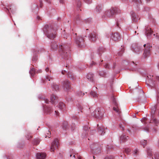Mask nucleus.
<instances>
[{"label":"nucleus","instance_id":"nucleus-11","mask_svg":"<svg viewBox=\"0 0 159 159\" xmlns=\"http://www.w3.org/2000/svg\"><path fill=\"white\" fill-rule=\"evenodd\" d=\"M97 127L99 134L101 135H104L105 132V130L107 129V128L103 126H99L98 124Z\"/></svg>","mask_w":159,"mask_h":159},{"label":"nucleus","instance_id":"nucleus-60","mask_svg":"<svg viewBox=\"0 0 159 159\" xmlns=\"http://www.w3.org/2000/svg\"><path fill=\"white\" fill-rule=\"evenodd\" d=\"M77 158H78V159H82L81 157H80V156H77Z\"/></svg>","mask_w":159,"mask_h":159},{"label":"nucleus","instance_id":"nucleus-8","mask_svg":"<svg viewBox=\"0 0 159 159\" xmlns=\"http://www.w3.org/2000/svg\"><path fill=\"white\" fill-rule=\"evenodd\" d=\"M5 9L6 11L8 12L10 14L11 13H14L16 10L15 7L12 4L6 7Z\"/></svg>","mask_w":159,"mask_h":159},{"label":"nucleus","instance_id":"nucleus-32","mask_svg":"<svg viewBox=\"0 0 159 159\" xmlns=\"http://www.w3.org/2000/svg\"><path fill=\"white\" fill-rule=\"evenodd\" d=\"M133 153L134 156H137L138 155L139 153V150H138L137 149H136L134 150L133 151Z\"/></svg>","mask_w":159,"mask_h":159},{"label":"nucleus","instance_id":"nucleus-2","mask_svg":"<svg viewBox=\"0 0 159 159\" xmlns=\"http://www.w3.org/2000/svg\"><path fill=\"white\" fill-rule=\"evenodd\" d=\"M59 53L63 58H65L67 57L69 52L70 48L65 44H62L59 46Z\"/></svg>","mask_w":159,"mask_h":159},{"label":"nucleus","instance_id":"nucleus-13","mask_svg":"<svg viewBox=\"0 0 159 159\" xmlns=\"http://www.w3.org/2000/svg\"><path fill=\"white\" fill-rule=\"evenodd\" d=\"M96 33L94 32H93L91 33L89 36V40L93 42H95L96 40Z\"/></svg>","mask_w":159,"mask_h":159},{"label":"nucleus","instance_id":"nucleus-35","mask_svg":"<svg viewBox=\"0 0 159 159\" xmlns=\"http://www.w3.org/2000/svg\"><path fill=\"white\" fill-rule=\"evenodd\" d=\"M33 137L32 135L30 134H28L26 135V137L28 140L30 139Z\"/></svg>","mask_w":159,"mask_h":159},{"label":"nucleus","instance_id":"nucleus-7","mask_svg":"<svg viewBox=\"0 0 159 159\" xmlns=\"http://www.w3.org/2000/svg\"><path fill=\"white\" fill-rule=\"evenodd\" d=\"M76 43L79 47H82L84 45V41L83 37L78 36L75 40Z\"/></svg>","mask_w":159,"mask_h":159},{"label":"nucleus","instance_id":"nucleus-40","mask_svg":"<svg viewBox=\"0 0 159 159\" xmlns=\"http://www.w3.org/2000/svg\"><path fill=\"white\" fill-rule=\"evenodd\" d=\"M75 20L76 21H78L80 20V18L79 15H77L75 17Z\"/></svg>","mask_w":159,"mask_h":159},{"label":"nucleus","instance_id":"nucleus-52","mask_svg":"<svg viewBox=\"0 0 159 159\" xmlns=\"http://www.w3.org/2000/svg\"><path fill=\"white\" fill-rule=\"evenodd\" d=\"M40 7H42V5H43V3H42V0H40Z\"/></svg>","mask_w":159,"mask_h":159},{"label":"nucleus","instance_id":"nucleus-18","mask_svg":"<svg viewBox=\"0 0 159 159\" xmlns=\"http://www.w3.org/2000/svg\"><path fill=\"white\" fill-rule=\"evenodd\" d=\"M44 111L47 114H50L52 111V107L49 106H47L45 107H44Z\"/></svg>","mask_w":159,"mask_h":159},{"label":"nucleus","instance_id":"nucleus-63","mask_svg":"<svg viewBox=\"0 0 159 159\" xmlns=\"http://www.w3.org/2000/svg\"><path fill=\"white\" fill-rule=\"evenodd\" d=\"M119 126H120V128H121L123 130L124 129L122 127V125H121L120 124L119 125Z\"/></svg>","mask_w":159,"mask_h":159},{"label":"nucleus","instance_id":"nucleus-41","mask_svg":"<svg viewBox=\"0 0 159 159\" xmlns=\"http://www.w3.org/2000/svg\"><path fill=\"white\" fill-rule=\"evenodd\" d=\"M42 99L46 103H48L49 102L48 100L46 98H43Z\"/></svg>","mask_w":159,"mask_h":159},{"label":"nucleus","instance_id":"nucleus-54","mask_svg":"<svg viewBox=\"0 0 159 159\" xmlns=\"http://www.w3.org/2000/svg\"><path fill=\"white\" fill-rule=\"evenodd\" d=\"M42 70H39L37 71V73H41L42 72Z\"/></svg>","mask_w":159,"mask_h":159},{"label":"nucleus","instance_id":"nucleus-17","mask_svg":"<svg viewBox=\"0 0 159 159\" xmlns=\"http://www.w3.org/2000/svg\"><path fill=\"white\" fill-rule=\"evenodd\" d=\"M128 136L124 134L122 135L120 137V143H123L125 142L128 140Z\"/></svg>","mask_w":159,"mask_h":159},{"label":"nucleus","instance_id":"nucleus-28","mask_svg":"<svg viewBox=\"0 0 159 159\" xmlns=\"http://www.w3.org/2000/svg\"><path fill=\"white\" fill-rule=\"evenodd\" d=\"M88 79L90 80L91 81H93V74L92 73H89L87 75Z\"/></svg>","mask_w":159,"mask_h":159},{"label":"nucleus","instance_id":"nucleus-29","mask_svg":"<svg viewBox=\"0 0 159 159\" xmlns=\"http://www.w3.org/2000/svg\"><path fill=\"white\" fill-rule=\"evenodd\" d=\"M53 78L52 77H50L49 75H47L46 76L45 78H44V79L43 80V83H45V81L47 80L50 81Z\"/></svg>","mask_w":159,"mask_h":159},{"label":"nucleus","instance_id":"nucleus-49","mask_svg":"<svg viewBox=\"0 0 159 159\" xmlns=\"http://www.w3.org/2000/svg\"><path fill=\"white\" fill-rule=\"evenodd\" d=\"M78 107L80 109V110L79 111L78 113H79V111H81V110H82L83 108L82 107L81 105H79Z\"/></svg>","mask_w":159,"mask_h":159},{"label":"nucleus","instance_id":"nucleus-20","mask_svg":"<svg viewBox=\"0 0 159 159\" xmlns=\"http://www.w3.org/2000/svg\"><path fill=\"white\" fill-rule=\"evenodd\" d=\"M113 101L114 103H115L116 106V107H113V110L116 112L118 113H120V111L118 107H117L118 104L116 103V99L114 97L113 98Z\"/></svg>","mask_w":159,"mask_h":159},{"label":"nucleus","instance_id":"nucleus-27","mask_svg":"<svg viewBox=\"0 0 159 159\" xmlns=\"http://www.w3.org/2000/svg\"><path fill=\"white\" fill-rule=\"evenodd\" d=\"M102 6L101 5H97L96 7L95 10L97 12H99L101 11L102 9Z\"/></svg>","mask_w":159,"mask_h":159},{"label":"nucleus","instance_id":"nucleus-48","mask_svg":"<svg viewBox=\"0 0 159 159\" xmlns=\"http://www.w3.org/2000/svg\"><path fill=\"white\" fill-rule=\"evenodd\" d=\"M81 6V3L79 1L77 4V6L78 7H80Z\"/></svg>","mask_w":159,"mask_h":159},{"label":"nucleus","instance_id":"nucleus-3","mask_svg":"<svg viewBox=\"0 0 159 159\" xmlns=\"http://www.w3.org/2000/svg\"><path fill=\"white\" fill-rule=\"evenodd\" d=\"M119 9L117 7H113L110 9L106 11L104 13V16L107 17H111L113 16L116 13H120Z\"/></svg>","mask_w":159,"mask_h":159},{"label":"nucleus","instance_id":"nucleus-30","mask_svg":"<svg viewBox=\"0 0 159 159\" xmlns=\"http://www.w3.org/2000/svg\"><path fill=\"white\" fill-rule=\"evenodd\" d=\"M40 141V140L38 138L34 139L33 141V144L34 145H37L39 143Z\"/></svg>","mask_w":159,"mask_h":159},{"label":"nucleus","instance_id":"nucleus-34","mask_svg":"<svg viewBox=\"0 0 159 159\" xmlns=\"http://www.w3.org/2000/svg\"><path fill=\"white\" fill-rule=\"evenodd\" d=\"M90 95L94 98H96L98 97V94L95 92L92 91L90 93Z\"/></svg>","mask_w":159,"mask_h":159},{"label":"nucleus","instance_id":"nucleus-21","mask_svg":"<svg viewBox=\"0 0 159 159\" xmlns=\"http://www.w3.org/2000/svg\"><path fill=\"white\" fill-rule=\"evenodd\" d=\"M129 1L130 2H133V4L135 3V4H137V6L138 5L141 4L142 2L141 0H129Z\"/></svg>","mask_w":159,"mask_h":159},{"label":"nucleus","instance_id":"nucleus-33","mask_svg":"<svg viewBox=\"0 0 159 159\" xmlns=\"http://www.w3.org/2000/svg\"><path fill=\"white\" fill-rule=\"evenodd\" d=\"M37 60V56L35 54H34L32 58V61L33 62H36Z\"/></svg>","mask_w":159,"mask_h":159},{"label":"nucleus","instance_id":"nucleus-19","mask_svg":"<svg viewBox=\"0 0 159 159\" xmlns=\"http://www.w3.org/2000/svg\"><path fill=\"white\" fill-rule=\"evenodd\" d=\"M152 31L150 27H147L145 29V34L147 36H150L152 33Z\"/></svg>","mask_w":159,"mask_h":159},{"label":"nucleus","instance_id":"nucleus-53","mask_svg":"<svg viewBox=\"0 0 159 159\" xmlns=\"http://www.w3.org/2000/svg\"><path fill=\"white\" fill-rule=\"evenodd\" d=\"M156 38L157 39L159 40V35L158 34L156 33Z\"/></svg>","mask_w":159,"mask_h":159},{"label":"nucleus","instance_id":"nucleus-62","mask_svg":"<svg viewBox=\"0 0 159 159\" xmlns=\"http://www.w3.org/2000/svg\"><path fill=\"white\" fill-rule=\"evenodd\" d=\"M150 86L152 87H153L154 86V84L153 83H152L151 84H150Z\"/></svg>","mask_w":159,"mask_h":159},{"label":"nucleus","instance_id":"nucleus-1","mask_svg":"<svg viewBox=\"0 0 159 159\" xmlns=\"http://www.w3.org/2000/svg\"><path fill=\"white\" fill-rule=\"evenodd\" d=\"M57 30L56 26L52 25H46L43 29L44 32L47 37L51 39H53L56 37Z\"/></svg>","mask_w":159,"mask_h":159},{"label":"nucleus","instance_id":"nucleus-22","mask_svg":"<svg viewBox=\"0 0 159 159\" xmlns=\"http://www.w3.org/2000/svg\"><path fill=\"white\" fill-rule=\"evenodd\" d=\"M68 77L72 80L75 79V76L73 75L71 72H68L67 73Z\"/></svg>","mask_w":159,"mask_h":159},{"label":"nucleus","instance_id":"nucleus-9","mask_svg":"<svg viewBox=\"0 0 159 159\" xmlns=\"http://www.w3.org/2000/svg\"><path fill=\"white\" fill-rule=\"evenodd\" d=\"M58 145V140L57 139H55L52 143L50 148V151L51 152H54L56 149L57 148Z\"/></svg>","mask_w":159,"mask_h":159},{"label":"nucleus","instance_id":"nucleus-38","mask_svg":"<svg viewBox=\"0 0 159 159\" xmlns=\"http://www.w3.org/2000/svg\"><path fill=\"white\" fill-rule=\"evenodd\" d=\"M148 154L149 156H151L152 155V149L150 148L147 149Z\"/></svg>","mask_w":159,"mask_h":159},{"label":"nucleus","instance_id":"nucleus-37","mask_svg":"<svg viewBox=\"0 0 159 159\" xmlns=\"http://www.w3.org/2000/svg\"><path fill=\"white\" fill-rule=\"evenodd\" d=\"M47 135H46L45 138H47L48 137V138H50V135L51 134V133L50 131L49 130H48L46 133Z\"/></svg>","mask_w":159,"mask_h":159},{"label":"nucleus","instance_id":"nucleus-6","mask_svg":"<svg viewBox=\"0 0 159 159\" xmlns=\"http://www.w3.org/2000/svg\"><path fill=\"white\" fill-rule=\"evenodd\" d=\"M64 90L68 91L71 89V83L67 80H65L62 82Z\"/></svg>","mask_w":159,"mask_h":159},{"label":"nucleus","instance_id":"nucleus-59","mask_svg":"<svg viewBox=\"0 0 159 159\" xmlns=\"http://www.w3.org/2000/svg\"><path fill=\"white\" fill-rule=\"evenodd\" d=\"M159 49V46H158V47H156L155 48V50L156 51H158Z\"/></svg>","mask_w":159,"mask_h":159},{"label":"nucleus","instance_id":"nucleus-57","mask_svg":"<svg viewBox=\"0 0 159 159\" xmlns=\"http://www.w3.org/2000/svg\"><path fill=\"white\" fill-rule=\"evenodd\" d=\"M64 0H60V2L61 3H64Z\"/></svg>","mask_w":159,"mask_h":159},{"label":"nucleus","instance_id":"nucleus-36","mask_svg":"<svg viewBox=\"0 0 159 159\" xmlns=\"http://www.w3.org/2000/svg\"><path fill=\"white\" fill-rule=\"evenodd\" d=\"M106 75V73L105 72L103 71H102L100 72L99 73V75L102 77H105Z\"/></svg>","mask_w":159,"mask_h":159},{"label":"nucleus","instance_id":"nucleus-10","mask_svg":"<svg viewBox=\"0 0 159 159\" xmlns=\"http://www.w3.org/2000/svg\"><path fill=\"white\" fill-rule=\"evenodd\" d=\"M111 39L114 41H118L120 39V35L118 32L114 33L111 34Z\"/></svg>","mask_w":159,"mask_h":159},{"label":"nucleus","instance_id":"nucleus-31","mask_svg":"<svg viewBox=\"0 0 159 159\" xmlns=\"http://www.w3.org/2000/svg\"><path fill=\"white\" fill-rule=\"evenodd\" d=\"M35 70L34 68H32L30 71V73L31 76H33L35 73Z\"/></svg>","mask_w":159,"mask_h":159},{"label":"nucleus","instance_id":"nucleus-42","mask_svg":"<svg viewBox=\"0 0 159 159\" xmlns=\"http://www.w3.org/2000/svg\"><path fill=\"white\" fill-rule=\"evenodd\" d=\"M130 151V150L129 149H126L125 150V152L127 154H128Z\"/></svg>","mask_w":159,"mask_h":159},{"label":"nucleus","instance_id":"nucleus-51","mask_svg":"<svg viewBox=\"0 0 159 159\" xmlns=\"http://www.w3.org/2000/svg\"><path fill=\"white\" fill-rule=\"evenodd\" d=\"M55 113H56V115L57 116H59V112H58V111H55Z\"/></svg>","mask_w":159,"mask_h":159},{"label":"nucleus","instance_id":"nucleus-4","mask_svg":"<svg viewBox=\"0 0 159 159\" xmlns=\"http://www.w3.org/2000/svg\"><path fill=\"white\" fill-rule=\"evenodd\" d=\"M104 113V111L103 109L98 108L92 114V115L97 119H100L102 117Z\"/></svg>","mask_w":159,"mask_h":159},{"label":"nucleus","instance_id":"nucleus-5","mask_svg":"<svg viewBox=\"0 0 159 159\" xmlns=\"http://www.w3.org/2000/svg\"><path fill=\"white\" fill-rule=\"evenodd\" d=\"M143 46L145 48V50L143 53V56L145 58L150 54L152 47L150 44H145L143 45Z\"/></svg>","mask_w":159,"mask_h":159},{"label":"nucleus","instance_id":"nucleus-58","mask_svg":"<svg viewBox=\"0 0 159 159\" xmlns=\"http://www.w3.org/2000/svg\"><path fill=\"white\" fill-rule=\"evenodd\" d=\"M49 70V68H48V67L46 68L45 69V71H46L47 72H48V71Z\"/></svg>","mask_w":159,"mask_h":159},{"label":"nucleus","instance_id":"nucleus-14","mask_svg":"<svg viewBox=\"0 0 159 159\" xmlns=\"http://www.w3.org/2000/svg\"><path fill=\"white\" fill-rule=\"evenodd\" d=\"M132 16V20L133 22H136L139 20L138 16L133 12L131 13Z\"/></svg>","mask_w":159,"mask_h":159},{"label":"nucleus","instance_id":"nucleus-43","mask_svg":"<svg viewBox=\"0 0 159 159\" xmlns=\"http://www.w3.org/2000/svg\"><path fill=\"white\" fill-rule=\"evenodd\" d=\"M155 159H159V154H157L154 155Z\"/></svg>","mask_w":159,"mask_h":159},{"label":"nucleus","instance_id":"nucleus-25","mask_svg":"<svg viewBox=\"0 0 159 159\" xmlns=\"http://www.w3.org/2000/svg\"><path fill=\"white\" fill-rule=\"evenodd\" d=\"M52 89L53 90H54L56 91L58 90L59 89V86L56 84H54L52 86Z\"/></svg>","mask_w":159,"mask_h":159},{"label":"nucleus","instance_id":"nucleus-56","mask_svg":"<svg viewBox=\"0 0 159 159\" xmlns=\"http://www.w3.org/2000/svg\"><path fill=\"white\" fill-rule=\"evenodd\" d=\"M105 67L106 68H108V64H106L105 66Z\"/></svg>","mask_w":159,"mask_h":159},{"label":"nucleus","instance_id":"nucleus-12","mask_svg":"<svg viewBox=\"0 0 159 159\" xmlns=\"http://www.w3.org/2000/svg\"><path fill=\"white\" fill-rule=\"evenodd\" d=\"M58 98L56 95L53 94L51 96L50 102L53 104H54L58 102Z\"/></svg>","mask_w":159,"mask_h":159},{"label":"nucleus","instance_id":"nucleus-24","mask_svg":"<svg viewBox=\"0 0 159 159\" xmlns=\"http://www.w3.org/2000/svg\"><path fill=\"white\" fill-rule=\"evenodd\" d=\"M58 107L61 110H63L65 109V105L63 102H59L58 105Z\"/></svg>","mask_w":159,"mask_h":159},{"label":"nucleus","instance_id":"nucleus-55","mask_svg":"<svg viewBox=\"0 0 159 159\" xmlns=\"http://www.w3.org/2000/svg\"><path fill=\"white\" fill-rule=\"evenodd\" d=\"M102 49H103V48H100L98 49V51L100 52L102 51Z\"/></svg>","mask_w":159,"mask_h":159},{"label":"nucleus","instance_id":"nucleus-47","mask_svg":"<svg viewBox=\"0 0 159 159\" xmlns=\"http://www.w3.org/2000/svg\"><path fill=\"white\" fill-rule=\"evenodd\" d=\"M84 1L87 3H91L92 0H84Z\"/></svg>","mask_w":159,"mask_h":159},{"label":"nucleus","instance_id":"nucleus-46","mask_svg":"<svg viewBox=\"0 0 159 159\" xmlns=\"http://www.w3.org/2000/svg\"><path fill=\"white\" fill-rule=\"evenodd\" d=\"M124 50V49H122L119 53V55L121 56L123 53Z\"/></svg>","mask_w":159,"mask_h":159},{"label":"nucleus","instance_id":"nucleus-50","mask_svg":"<svg viewBox=\"0 0 159 159\" xmlns=\"http://www.w3.org/2000/svg\"><path fill=\"white\" fill-rule=\"evenodd\" d=\"M143 142H144L143 143H142V142H141V143L143 145H145L147 143L146 141H145V140H144Z\"/></svg>","mask_w":159,"mask_h":159},{"label":"nucleus","instance_id":"nucleus-39","mask_svg":"<svg viewBox=\"0 0 159 159\" xmlns=\"http://www.w3.org/2000/svg\"><path fill=\"white\" fill-rule=\"evenodd\" d=\"M77 94L78 96H81L82 94L84 95V93H82L81 91H79L77 93Z\"/></svg>","mask_w":159,"mask_h":159},{"label":"nucleus","instance_id":"nucleus-23","mask_svg":"<svg viewBox=\"0 0 159 159\" xmlns=\"http://www.w3.org/2000/svg\"><path fill=\"white\" fill-rule=\"evenodd\" d=\"M68 124L67 122L64 121L63 122L62 126L63 129L64 130H66L67 129L68 127Z\"/></svg>","mask_w":159,"mask_h":159},{"label":"nucleus","instance_id":"nucleus-16","mask_svg":"<svg viewBox=\"0 0 159 159\" xmlns=\"http://www.w3.org/2000/svg\"><path fill=\"white\" fill-rule=\"evenodd\" d=\"M46 154L45 153H38L37 154V159H44L46 157Z\"/></svg>","mask_w":159,"mask_h":159},{"label":"nucleus","instance_id":"nucleus-15","mask_svg":"<svg viewBox=\"0 0 159 159\" xmlns=\"http://www.w3.org/2000/svg\"><path fill=\"white\" fill-rule=\"evenodd\" d=\"M156 109V107L154 106V107H152L151 111L152 120L155 123H157V120L156 119L154 118L153 116L155 114Z\"/></svg>","mask_w":159,"mask_h":159},{"label":"nucleus","instance_id":"nucleus-45","mask_svg":"<svg viewBox=\"0 0 159 159\" xmlns=\"http://www.w3.org/2000/svg\"><path fill=\"white\" fill-rule=\"evenodd\" d=\"M134 51L137 53H139V52H141V50L140 49L139 50H137V48H135L134 49Z\"/></svg>","mask_w":159,"mask_h":159},{"label":"nucleus","instance_id":"nucleus-26","mask_svg":"<svg viewBox=\"0 0 159 159\" xmlns=\"http://www.w3.org/2000/svg\"><path fill=\"white\" fill-rule=\"evenodd\" d=\"M57 43L55 42H53L52 43L51 45V47L52 49L53 50H56L57 48Z\"/></svg>","mask_w":159,"mask_h":159},{"label":"nucleus","instance_id":"nucleus-64","mask_svg":"<svg viewBox=\"0 0 159 159\" xmlns=\"http://www.w3.org/2000/svg\"><path fill=\"white\" fill-rule=\"evenodd\" d=\"M156 79L157 80L159 81V76H157Z\"/></svg>","mask_w":159,"mask_h":159},{"label":"nucleus","instance_id":"nucleus-61","mask_svg":"<svg viewBox=\"0 0 159 159\" xmlns=\"http://www.w3.org/2000/svg\"><path fill=\"white\" fill-rule=\"evenodd\" d=\"M95 63L94 62H93L91 64V66H92L93 65H95Z\"/></svg>","mask_w":159,"mask_h":159},{"label":"nucleus","instance_id":"nucleus-44","mask_svg":"<svg viewBox=\"0 0 159 159\" xmlns=\"http://www.w3.org/2000/svg\"><path fill=\"white\" fill-rule=\"evenodd\" d=\"M104 159H114V158L113 157L110 156L106 157Z\"/></svg>","mask_w":159,"mask_h":159}]
</instances>
